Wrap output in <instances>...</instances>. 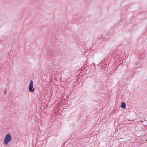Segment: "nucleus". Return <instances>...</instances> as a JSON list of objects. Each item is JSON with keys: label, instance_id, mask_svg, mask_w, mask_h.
I'll return each mask as SVG.
<instances>
[{"label": "nucleus", "instance_id": "obj_4", "mask_svg": "<svg viewBox=\"0 0 147 147\" xmlns=\"http://www.w3.org/2000/svg\"><path fill=\"white\" fill-rule=\"evenodd\" d=\"M6 93H7L6 90V89H5V92H4V94L5 95L6 94Z\"/></svg>", "mask_w": 147, "mask_h": 147}, {"label": "nucleus", "instance_id": "obj_2", "mask_svg": "<svg viewBox=\"0 0 147 147\" xmlns=\"http://www.w3.org/2000/svg\"><path fill=\"white\" fill-rule=\"evenodd\" d=\"M33 81L31 80L29 86V90L30 92H33L34 91V88H33Z\"/></svg>", "mask_w": 147, "mask_h": 147}, {"label": "nucleus", "instance_id": "obj_3", "mask_svg": "<svg viewBox=\"0 0 147 147\" xmlns=\"http://www.w3.org/2000/svg\"><path fill=\"white\" fill-rule=\"evenodd\" d=\"M121 106L122 108L125 109L126 107V105L123 102Z\"/></svg>", "mask_w": 147, "mask_h": 147}, {"label": "nucleus", "instance_id": "obj_1", "mask_svg": "<svg viewBox=\"0 0 147 147\" xmlns=\"http://www.w3.org/2000/svg\"><path fill=\"white\" fill-rule=\"evenodd\" d=\"M11 139V136L10 134H7L4 139V144L5 145L8 144L9 142H10Z\"/></svg>", "mask_w": 147, "mask_h": 147}]
</instances>
